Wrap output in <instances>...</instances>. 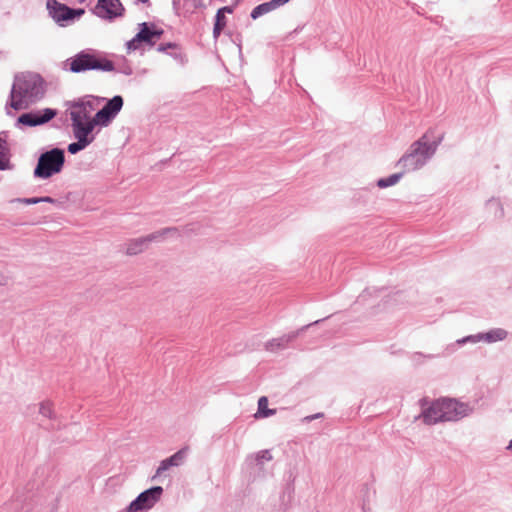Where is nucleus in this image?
Returning a JSON list of instances; mask_svg holds the SVG:
<instances>
[{"label":"nucleus","instance_id":"1","mask_svg":"<svg viewBox=\"0 0 512 512\" xmlns=\"http://www.w3.org/2000/svg\"><path fill=\"white\" fill-rule=\"evenodd\" d=\"M45 83L43 78L33 72H22L15 77L11 91L10 105L15 110L27 108L43 97Z\"/></svg>","mask_w":512,"mask_h":512},{"label":"nucleus","instance_id":"2","mask_svg":"<svg viewBox=\"0 0 512 512\" xmlns=\"http://www.w3.org/2000/svg\"><path fill=\"white\" fill-rule=\"evenodd\" d=\"M466 413V406L454 399H442L433 402L422 411V418L426 424H435L439 421H452Z\"/></svg>","mask_w":512,"mask_h":512},{"label":"nucleus","instance_id":"3","mask_svg":"<svg viewBox=\"0 0 512 512\" xmlns=\"http://www.w3.org/2000/svg\"><path fill=\"white\" fill-rule=\"evenodd\" d=\"M66 66L73 73L89 70L111 72L115 69L114 63L99 53L80 52L66 61Z\"/></svg>","mask_w":512,"mask_h":512},{"label":"nucleus","instance_id":"4","mask_svg":"<svg viewBox=\"0 0 512 512\" xmlns=\"http://www.w3.org/2000/svg\"><path fill=\"white\" fill-rule=\"evenodd\" d=\"M434 149L425 136L414 142L405 155L398 161L397 165L401 168V172L415 171L421 168L428 158L432 156Z\"/></svg>","mask_w":512,"mask_h":512},{"label":"nucleus","instance_id":"5","mask_svg":"<svg viewBox=\"0 0 512 512\" xmlns=\"http://www.w3.org/2000/svg\"><path fill=\"white\" fill-rule=\"evenodd\" d=\"M97 100L94 98L86 99L74 103L70 108V117L72 120L73 130L83 128L87 133H91L96 126L95 116L91 118V114L96 110Z\"/></svg>","mask_w":512,"mask_h":512},{"label":"nucleus","instance_id":"6","mask_svg":"<svg viewBox=\"0 0 512 512\" xmlns=\"http://www.w3.org/2000/svg\"><path fill=\"white\" fill-rule=\"evenodd\" d=\"M64 164V152L60 149H52L43 153L34 170V175L39 178H49L59 173Z\"/></svg>","mask_w":512,"mask_h":512},{"label":"nucleus","instance_id":"7","mask_svg":"<svg viewBox=\"0 0 512 512\" xmlns=\"http://www.w3.org/2000/svg\"><path fill=\"white\" fill-rule=\"evenodd\" d=\"M163 488L160 486L152 487L138 495V497L130 503L127 512H139L151 509L161 498Z\"/></svg>","mask_w":512,"mask_h":512},{"label":"nucleus","instance_id":"8","mask_svg":"<svg viewBox=\"0 0 512 512\" xmlns=\"http://www.w3.org/2000/svg\"><path fill=\"white\" fill-rule=\"evenodd\" d=\"M140 26V31L127 43L129 51L139 49L142 43L154 45L162 35V31L151 29L147 23H142Z\"/></svg>","mask_w":512,"mask_h":512},{"label":"nucleus","instance_id":"9","mask_svg":"<svg viewBox=\"0 0 512 512\" xmlns=\"http://www.w3.org/2000/svg\"><path fill=\"white\" fill-rule=\"evenodd\" d=\"M123 106L121 96H114L106 105L95 114V123L100 126H107L109 122L117 115Z\"/></svg>","mask_w":512,"mask_h":512},{"label":"nucleus","instance_id":"10","mask_svg":"<svg viewBox=\"0 0 512 512\" xmlns=\"http://www.w3.org/2000/svg\"><path fill=\"white\" fill-rule=\"evenodd\" d=\"M47 9L49 10L51 17L57 22L67 21L84 14L83 9H71L56 0H48Z\"/></svg>","mask_w":512,"mask_h":512},{"label":"nucleus","instance_id":"11","mask_svg":"<svg viewBox=\"0 0 512 512\" xmlns=\"http://www.w3.org/2000/svg\"><path fill=\"white\" fill-rule=\"evenodd\" d=\"M175 232H176L175 229L168 228V229H164L162 231L152 233L146 237H141L138 239L131 240L126 245V254L136 255L138 253H141L142 251H144L145 248L148 247V245L152 241L158 240L159 238L163 237L165 234L175 233Z\"/></svg>","mask_w":512,"mask_h":512},{"label":"nucleus","instance_id":"12","mask_svg":"<svg viewBox=\"0 0 512 512\" xmlns=\"http://www.w3.org/2000/svg\"><path fill=\"white\" fill-rule=\"evenodd\" d=\"M124 7L120 0H98L96 14L105 19L122 16Z\"/></svg>","mask_w":512,"mask_h":512},{"label":"nucleus","instance_id":"13","mask_svg":"<svg viewBox=\"0 0 512 512\" xmlns=\"http://www.w3.org/2000/svg\"><path fill=\"white\" fill-rule=\"evenodd\" d=\"M56 111L50 108L44 109L42 112H34V113H25L22 114L18 121L21 124L28 125V126H36L41 125L44 123H47L51 119H53L56 116Z\"/></svg>","mask_w":512,"mask_h":512},{"label":"nucleus","instance_id":"14","mask_svg":"<svg viewBox=\"0 0 512 512\" xmlns=\"http://www.w3.org/2000/svg\"><path fill=\"white\" fill-rule=\"evenodd\" d=\"M506 337H507L506 330L501 329V328H496V329L490 330L489 332L484 333V334L468 336V337L464 338L463 340H461L460 342L464 343V342L469 341V342L476 343L479 341H486L488 343H492V342L502 341Z\"/></svg>","mask_w":512,"mask_h":512},{"label":"nucleus","instance_id":"15","mask_svg":"<svg viewBox=\"0 0 512 512\" xmlns=\"http://www.w3.org/2000/svg\"><path fill=\"white\" fill-rule=\"evenodd\" d=\"M187 452L188 447H184L175 454H173L172 456H170L169 458L161 461L159 467L156 470L154 478L160 477L163 474V472L168 470L170 467L181 465L186 457Z\"/></svg>","mask_w":512,"mask_h":512},{"label":"nucleus","instance_id":"16","mask_svg":"<svg viewBox=\"0 0 512 512\" xmlns=\"http://www.w3.org/2000/svg\"><path fill=\"white\" fill-rule=\"evenodd\" d=\"M73 133L75 138L77 139V142L69 144L68 151L71 154H75L80 150L84 149L93 140L92 137H89L90 133H87V130H84L83 128L79 130H73Z\"/></svg>","mask_w":512,"mask_h":512},{"label":"nucleus","instance_id":"17","mask_svg":"<svg viewBox=\"0 0 512 512\" xmlns=\"http://www.w3.org/2000/svg\"><path fill=\"white\" fill-rule=\"evenodd\" d=\"M297 336L296 333L291 335H285L277 339H272L266 344V350L270 352H276L282 348H285L293 339Z\"/></svg>","mask_w":512,"mask_h":512},{"label":"nucleus","instance_id":"18","mask_svg":"<svg viewBox=\"0 0 512 512\" xmlns=\"http://www.w3.org/2000/svg\"><path fill=\"white\" fill-rule=\"evenodd\" d=\"M232 8L231 7H223L221 9L218 10L217 14H216V21H215V25H214V29H213V34H214V37L217 38L222 30L225 28L226 26V18H225V13H232Z\"/></svg>","mask_w":512,"mask_h":512},{"label":"nucleus","instance_id":"19","mask_svg":"<svg viewBox=\"0 0 512 512\" xmlns=\"http://www.w3.org/2000/svg\"><path fill=\"white\" fill-rule=\"evenodd\" d=\"M275 413H276V410L268 408V398L265 396L260 397L258 400V411L255 414V417L256 418H260V417L265 418V417L272 416Z\"/></svg>","mask_w":512,"mask_h":512},{"label":"nucleus","instance_id":"20","mask_svg":"<svg viewBox=\"0 0 512 512\" xmlns=\"http://www.w3.org/2000/svg\"><path fill=\"white\" fill-rule=\"evenodd\" d=\"M277 7L278 6L276 5V3H274V0L260 4L252 10L251 17L253 19H256L266 13H269L270 11L274 10Z\"/></svg>","mask_w":512,"mask_h":512},{"label":"nucleus","instance_id":"21","mask_svg":"<svg viewBox=\"0 0 512 512\" xmlns=\"http://www.w3.org/2000/svg\"><path fill=\"white\" fill-rule=\"evenodd\" d=\"M402 176H403L402 172L393 174L387 178L380 179L378 181L377 185L380 188H386V187L392 186V185L396 184Z\"/></svg>","mask_w":512,"mask_h":512},{"label":"nucleus","instance_id":"22","mask_svg":"<svg viewBox=\"0 0 512 512\" xmlns=\"http://www.w3.org/2000/svg\"><path fill=\"white\" fill-rule=\"evenodd\" d=\"M53 406L50 402H42L39 406V414L45 418L53 417Z\"/></svg>","mask_w":512,"mask_h":512},{"label":"nucleus","instance_id":"23","mask_svg":"<svg viewBox=\"0 0 512 512\" xmlns=\"http://www.w3.org/2000/svg\"><path fill=\"white\" fill-rule=\"evenodd\" d=\"M272 459V456L271 454L269 453V451H262L261 453L258 454L257 456V460L258 461H262V460H271Z\"/></svg>","mask_w":512,"mask_h":512},{"label":"nucleus","instance_id":"24","mask_svg":"<svg viewBox=\"0 0 512 512\" xmlns=\"http://www.w3.org/2000/svg\"><path fill=\"white\" fill-rule=\"evenodd\" d=\"M175 47H176V45H175V44H173V43H168V44H166V45H160V46L158 47V50H159V51H165V50H166V49H168V48H175Z\"/></svg>","mask_w":512,"mask_h":512},{"label":"nucleus","instance_id":"25","mask_svg":"<svg viewBox=\"0 0 512 512\" xmlns=\"http://www.w3.org/2000/svg\"><path fill=\"white\" fill-rule=\"evenodd\" d=\"M23 202L26 204H36V203H40V198H28V199H24Z\"/></svg>","mask_w":512,"mask_h":512},{"label":"nucleus","instance_id":"26","mask_svg":"<svg viewBox=\"0 0 512 512\" xmlns=\"http://www.w3.org/2000/svg\"><path fill=\"white\" fill-rule=\"evenodd\" d=\"M40 202H49V203H54V199L50 198V197H40Z\"/></svg>","mask_w":512,"mask_h":512},{"label":"nucleus","instance_id":"27","mask_svg":"<svg viewBox=\"0 0 512 512\" xmlns=\"http://www.w3.org/2000/svg\"><path fill=\"white\" fill-rule=\"evenodd\" d=\"M289 0H274V3H276V5L278 7L284 5L285 3H287Z\"/></svg>","mask_w":512,"mask_h":512},{"label":"nucleus","instance_id":"28","mask_svg":"<svg viewBox=\"0 0 512 512\" xmlns=\"http://www.w3.org/2000/svg\"><path fill=\"white\" fill-rule=\"evenodd\" d=\"M508 449L512 450V440L509 443Z\"/></svg>","mask_w":512,"mask_h":512},{"label":"nucleus","instance_id":"29","mask_svg":"<svg viewBox=\"0 0 512 512\" xmlns=\"http://www.w3.org/2000/svg\"><path fill=\"white\" fill-rule=\"evenodd\" d=\"M316 416L308 417L307 419L313 420Z\"/></svg>","mask_w":512,"mask_h":512}]
</instances>
